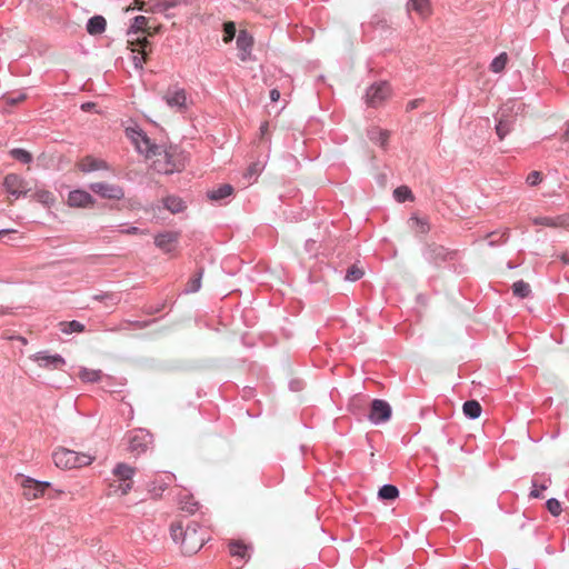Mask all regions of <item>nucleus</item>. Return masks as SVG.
I'll return each mask as SVG.
<instances>
[{
    "label": "nucleus",
    "instance_id": "obj_1",
    "mask_svg": "<svg viewBox=\"0 0 569 569\" xmlns=\"http://www.w3.org/2000/svg\"><path fill=\"white\" fill-rule=\"evenodd\" d=\"M153 161V168L162 174L180 172L188 162L187 153L179 146L161 147V154Z\"/></svg>",
    "mask_w": 569,
    "mask_h": 569
},
{
    "label": "nucleus",
    "instance_id": "obj_2",
    "mask_svg": "<svg viewBox=\"0 0 569 569\" xmlns=\"http://www.w3.org/2000/svg\"><path fill=\"white\" fill-rule=\"evenodd\" d=\"M126 136L133 143L137 152L143 154L146 158L161 154V146L153 143L139 126L128 127L126 129Z\"/></svg>",
    "mask_w": 569,
    "mask_h": 569
},
{
    "label": "nucleus",
    "instance_id": "obj_3",
    "mask_svg": "<svg viewBox=\"0 0 569 569\" xmlns=\"http://www.w3.org/2000/svg\"><path fill=\"white\" fill-rule=\"evenodd\" d=\"M54 465L61 469H72L88 466L93 458L83 452H77L67 448H58L52 453Z\"/></svg>",
    "mask_w": 569,
    "mask_h": 569
},
{
    "label": "nucleus",
    "instance_id": "obj_4",
    "mask_svg": "<svg viewBox=\"0 0 569 569\" xmlns=\"http://www.w3.org/2000/svg\"><path fill=\"white\" fill-rule=\"evenodd\" d=\"M204 541L206 536L201 531V527L197 522H190L181 538V550L184 553L193 555L203 547Z\"/></svg>",
    "mask_w": 569,
    "mask_h": 569
},
{
    "label": "nucleus",
    "instance_id": "obj_5",
    "mask_svg": "<svg viewBox=\"0 0 569 569\" xmlns=\"http://www.w3.org/2000/svg\"><path fill=\"white\" fill-rule=\"evenodd\" d=\"M112 473L117 477V480L110 485V488L122 496L127 495L132 488V478L136 469L128 463L119 462L114 466Z\"/></svg>",
    "mask_w": 569,
    "mask_h": 569
},
{
    "label": "nucleus",
    "instance_id": "obj_6",
    "mask_svg": "<svg viewBox=\"0 0 569 569\" xmlns=\"http://www.w3.org/2000/svg\"><path fill=\"white\" fill-rule=\"evenodd\" d=\"M129 451L139 457L153 447V436L146 429L139 428L129 433Z\"/></svg>",
    "mask_w": 569,
    "mask_h": 569
},
{
    "label": "nucleus",
    "instance_id": "obj_7",
    "mask_svg": "<svg viewBox=\"0 0 569 569\" xmlns=\"http://www.w3.org/2000/svg\"><path fill=\"white\" fill-rule=\"evenodd\" d=\"M163 100L168 107L176 109L178 112H186L189 108L187 91L178 84L167 90Z\"/></svg>",
    "mask_w": 569,
    "mask_h": 569
},
{
    "label": "nucleus",
    "instance_id": "obj_8",
    "mask_svg": "<svg viewBox=\"0 0 569 569\" xmlns=\"http://www.w3.org/2000/svg\"><path fill=\"white\" fill-rule=\"evenodd\" d=\"M391 94L390 86L387 82L371 84L366 91V102L369 107L381 106Z\"/></svg>",
    "mask_w": 569,
    "mask_h": 569
},
{
    "label": "nucleus",
    "instance_id": "obj_9",
    "mask_svg": "<svg viewBox=\"0 0 569 569\" xmlns=\"http://www.w3.org/2000/svg\"><path fill=\"white\" fill-rule=\"evenodd\" d=\"M392 409L389 402L382 399H373L368 419L372 425H381L391 418Z\"/></svg>",
    "mask_w": 569,
    "mask_h": 569
},
{
    "label": "nucleus",
    "instance_id": "obj_10",
    "mask_svg": "<svg viewBox=\"0 0 569 569\" xmlns=\"http://www.w3.org/2000/svg\"><path fill=\"white\" fill-rule=\"evenodd\" d=\"M3 188L16 199L24 197L30 191L28 182L19 174L10 173L4 177Z\"/></svg>",
    "mask_w": 569,
    "mask_h": 569
},
{
    "label": "nucleus",
    "instance_id": "obj_11",
    "mask_svg": "<svg viewBox=\"0 0 569 569\" xmlns=\"http://www.w3.org/2000/svg\"><path fill=\"white\" fill-rule=\"evenodd\" d=\"M49 481H39L28 476H22L21 487L23 489V497L27 500H33L41 497L44 490L50 487Z\"/></svg>",
    "mask_w": 569,
    "mask_h": 569
},
{
    "label": "nucleus",
    "instance_id": "obj_12",
    "mask_svg": "<svg viewBox=\"0 0 569 569\" xmlns=\"http://www.w3.org/2000/svg\"><path fill=\"white\" fill-rule=\"evenodd\" d=\"M89 189L103 199L121 200L124 197L122 187L108 182H93L89 184Z\"/></svg>",
    "mask_w": 569,
    "mask_h": 569
},
{
    "label": "nucleus",
    "instance_id": "obj_13",
    "mask_svg": "<svg viewBox=\"0 0 569 569\" xmlns=\"http://www.w3.org/2000/svg\"><path fill=\"white\" fill-rule=\"evenodd\" d=\"M455 252L449 251L440 244H430L423 252L425 259L435 266H439L445 261L452 260Z\"/></svg>",
    "mask_w": 569,
    "mask_h": 569
},
{
    "label": "nucleus",
    "instance_id": "obj_14",
    "mask_svg": "<svg viewBox=\"0 0 569 569\" xmlns=\"http://www.w3.org/2000/svg\"><path fill=\"white\" fill-rule=\"evenodd\" d=\"M33 361L38 363L39 367L56 370L60 369L66 365V360L60 355H50L48 351H39L32 356Z\"/></svg>",
    "mask_w": 569,
    "mask_h": 569
},
{
    "label": "nucleus",
    "instance_id": "obj_15",
    "mask_svg": "<svg viewBox=\"0 0 569 569\" xmlns=\"http://www.w3.org/2000/svg\"><path fill=\"white\" fill-rule=\"evenodd\" d=\"M67 202L72 208H88L92 207L96 200L89 192L77 189L69 192Z\"/></svg>",
    "mask_w": 569,
    "mask_h": 569
},
{
    "label": "nucleus",
    "instance_id": "obj_16",
    "mask_svg": "<svg viewBox=\"0 0 569 569\" xmlns=\"http://www.w3.org/2000/svg\"><path fill=\"white\" fill-rule=\"evenodd\" d=\"M179 237L180 233L177 231L161 232L154 237V244L163 252L169 253L174 250Z\"/></svg>",
    "mask_w": 569,
    "mask_h": 569
},
{
    "label": "nucleus",
    "instance_id": "obj_17",
    "mask_svg": "<svg viewBox=\"0 0 569 569\" xmlns=\"http://www.w3.org/2000/svg\"><path fill=\"white\" fill-rule=\"evenodd\" d=\"M252 47V37L247 31L241 30L237 38V49L239 51V59L242 62H246L251 59Z\"/></svg>",
    "mask_w": 569,
    "mask_h": 569
},
{
    "label": "nucleus",
    "instance_id": "obj_18",
    "mask_svg": "<svg viewBox=\"0 0 569 569\" xmlns=\"http://www.w3.org/2000/svg\"><path fill=\"white\" fill-rule=\"evenodd\" d=\"M533 223L550 228L567 227L569 226V216L537 217L533 219Z\"/></svg>",
    "mask_w": 569,
    "mask_h": 569
},
{
    "label": "nucleus",
    "instance_id": "obj_19",
    "mask_svg": "<svg viewBox=\"0 0 569 569\" xmlns=\"http://www.w3.org/2000/svg\"><path fill=\"white\" fill-rule=\"evenodd\" d=\"M108 166L106 161L101 159H97L94 157L88 156L83 158V160L80 163V170L84 173L98 171V170H104Z\"/></svg>",
    "mask_w": 569,
    "mask_h": 569
},
{
    "label": "nucleus",
    "instance_id": "obj_20",
    "mask_svg": "<svg viewBox=\"0 0 569 569\" xmlns=\"http://www.w3.org/2000/svg\"><path fill=\"white\" fill-rule=\"evenodd\" d=\"M408 224L410 229L417 234H427L430 231V224L427 218H421L417 214H412Z\"/></svg>",
    "mask_w": 569,
    "mask_h": 569
},
{
    "label": "nucleus",
    "instance_id": "obj_21",
    "mask_svg": "<svg viewBox=\"0 0 569 569\" xmlns=\"http://www.w3.org/2000/svg\"><path fill=\"white\" fill-rule=\"evenodd\" d=\"M86 28L91 36L101 34L106 31L107 21L102 16H93L88 20Z\"/></svg>",
    "mask_w": 569,
    "mask_h": 569
},
{
    "label": "nucleus",
    "instance_id": "obj_22",
    "mask_svg": "<svg viewBox=\"0 0 569 569\" xmlns=\"http://www.w3.org/2000/svg\"><path fill=\"white\" fill-rule=\"evenodd\" d=\"M389 137L390 132L388 130L378 127H373L368 130V138L370 139V141L379 144L382 148L387 146Z\"/></svg>",
    "mask_w": 569,
    "mask_h": 569
},
{
    "label": "nucleus",
    "instance_id": "obj_23",
    "mask_svg": "<svg viewBox=\"0 0 569 569\" xmlns=\"http://www.w3.org/2000/svg\"><path fill=\"white\" fill-rule=\"evenodd\" d=\"M233 192V187L229 183H224L219 186L218 188H214L212 190H209L207 192V197L212 201H220L227 197H230Z\"/></svg>",
    "mask_w": 569,
    "mask_h": 569
},
{
    "label": "nucleus",
    "instance_id": "obj_24",
    "mask_svg": "<svg viewBox=\"0 0 569 569\" xmlns=\"http://www.w3.org/2000/svg\"><path fill=\"white\" fill-rule=\"evenodd\" d=\"M163 206L171 213H179L186 209L184 201L180 197H177V196H168L167 198H164Z\"/></svg>",
    "mask_w": 569,
    "mask_h": 569
},
{
    "label": "nucleus",
    "instance_id": "obj_25",
    "mask_svg": "<svg viewBox=\"0 0 569 569\" xmlns=\"http://www.w3.org/2000/svg\"><path fill=\"white\" fill-rule=\"evenodd\" d=\"M407 8L409 11H416L422 17H427L430 14L429 0H409Z\"/></svg>",
    "mask_w": 569,
    "mask_h": 569
},
{
    "label": "nucleus",
    "instance_id": "obj_26",
    "mask_svg": "<svg viewBox=\"0 0 569 569\" xmlns=\"http://www.w3.org/2000/svg\"><path fill=\"white\" fill-rule=\"evenodd\" d=\"M462 410L465 416L471 420L478 419L482 411L481 406L477 400L466 401L463 403Z\"/></svg>",
    "mask_w": 569,
    "mask_h": 569
},
{
    "label": "nucleus",
    "instance_id": "obj_27",
    "mask_svg": "<svg viewBox=\"0 0 569 569\" xmlns=\"http://www.w3.org/2000/svg\"><path fill=\"white\" fill-rule=\"evenodd\" d=\"M513 121L510 118H503L501 116L496 124V133L500 140H503L505 137L512 130Z\"/></svg>",
    "mask_w": 569,
    "mask_h": 569
},
{
    "label": "nucleus",
    "instance_id": "obj_28",
    "mask_svg": "<svg viewBox=\"0 0 569 569\" xmlns=\"http://www.w3.org/2000/svg\"><path fill=\"white\" fill-rule=\"evenodd\" d=\"M79 378L83 382H98L102 378V371L100 369L81 368L79 371Z\"/></svg>",
    "mask_w": 569,
    "mask_h": 569
},
{
    "label": "nucleus",
    "instance_id": "obj_29",
    "mask_svg": "<svg viewBox=\"0 0 569 569\" xmlns=\"http://www.w3.org/2000/svg\"><path fill=\"white\" fill-rule=\"evenodd\" d=\"M9 154L11 158H13L14 160L23 163V164H29L32 162L33 160V157L32 154L26 150V149H22V148H13L9 151Z\"/></svg>",
    "mask_w": 569,
    "mask_h": 569
},
{
    "label": "nucleus",
    "instance_id": "obj_30",
    "mask_svg": "<svg viewBox=\"0 0 569 569\" xmlns=\"http://www.w3.org/2000/svg\"><path fill=\"white\" fill-rule=\"evenodd\" d=\"M203 276V270L200 269L186 284L183 290L184 293H194L198 292L201 288V280Z\"/></svg>",
    "mask_w": 569,
    "mask_h": 569
},
{
    "label": "nucleus",
    "instance_id": "obj_31",
    "mask_svg": "<svg viewBox=\"0 0 569 569\" xmlns=\"http://www.w3.org/2000/svg\"><path fill=\"white\" fill-rule=\"evenodd\" d=\"M59 327H60V330L62 333L64 335H70V333H74V332H82L84 330V326L77 321V320H72V321H61L59 323Z\"/></svg>",
    "mask_w": 569,
    "mask_h": 569
},
{
    "label": "nucleus",
    "instance_id": "obj_32",
    "mask_svg": "<svg viewBox=\"0 0 569 569\" xmlns=\"http://www.w3.org/2000/svg\"><path fill=\"white\" fill-rule=\"evenodd\" d=\"M512 292L520 299L528 298L531 293L529 283L523 280H518L512 284Z\"/></svg>",
    "mask_w": 569,
    "mask_h": 569
},
{
    "label": "nucleus",
    "instance_id": "obj_33",
    "mask_svg": "<svg viewBox=\"0 0 569 569\" xmlns=\"http://www.w3.org/2000/svg\"><path fill=\"white\" fill-rule=\"evenodd\" d=\"M399 496V490L396 486L386 483L383 485L379 491L378 497L383 500H393Z\"/></svg>",
    "mask_w": 569,
    "mask_h": 569
},
{
    "label": "nucleus",
    "instance_id": "obj_34",
    "mask_svg": "<svg viewBox=\"0 0 569 569\" xmlns=\"http://www.w3.org/2000/svg\"><path fill=\"white\" fill-rule=\"evenodd\" d=\"M393 197L398 202L413 201L415 199L412 191L407 186L397 187L393 190Z\"/></svg>",
    "mask_w": 569,
    "mask_h": 569
},
{
    "label": "nucleus",
    "instance_id": "obj_35",
    "mask_svg": "<svg viewBox=\"0 0 569 569\" xmlns=\"http://www.w3.org/2000/svg\"><path fill=\"white\" fill-rule=\"evenodd\" d=\"M229 551L232 557H239L241 559L248 557V547L240 541L230 542Z\"/></svg>",
    "mask_w": 569,
    "mask_h": 569
},
{
    "label": "nucleus",
    "instance_id": "obj_36",
    "mask_svg": "<svg viewBox=\"0 0 569 569\" xmlns=\"http://www.w3.org/2000/svg\"><path fill=\"white\" fill-rule=\"evenodd\" d=\"M508 62V56L506 52L498 54L490 63V70L495 73L501 72Z\"/></svg>",
    "mask_w": 569,
    "mask_h": 569
},
{
    "label": "nucleus",
    "instance_id": "obj_37",
    "mask_svg": "<svg viewBox=\"0 0 569 569\" xmlns=\"http://www.w3.org/2000/svg\"><path fill=\"white\" fill-rule=\"evenodd\" d=\"M179 4L178 0H159L153 3L152 10L153 12L164 13L169 9H172Z\"/></svg>",
    "mask_w": 569,
    "mask_h": 569
},
{
    "label": "nucleus",
    "instance_id": "obj_38",
    "mask_svg": "<svg viewBox=\"0 0 569 569\" xmlns=\"http://www.w3.org/2000/svg\"><path fill=\"white\" fill-rule=\"evenodd\" d=\"M33 198L46 204V206H51L54 203V196L52 192L48 191V190H44V189H41V190H37L34 193H33Z\"/></svg>",
    "mask_w": 569,
    "mask_h": 569
},
{
    "label": "nucleus",
    "instance_id": "obj_39",
    "mask_svg": "<svg viewBox=\"0 0 569 569\" xmlns=\"http://www.w3.org/2000/svg\"><path fill=\"white\" fill-rule=\"evenodd\" d=\"M93 300L104 302L107 306H116L119 303V298L116 293L112 292H103L99 295L92 296Z\"/></svg>",
    "mask_w": 569,
    "mask_h": 569
},
{
    "label": "nucleus",
    "instance_id": "obj_40",
    "mask_svg": "<svg viewBox=\"0 0 569 569\" xmlns=\"http://www.w3.org/2000/svg\"><path fill=\"white\" fill-rule=\"evenodd\" d=\"M147 18L144 16H137L133 18L132 23L129 28L128 33H138L144 30V27L147 26Z\"/></svg>",
    "mask_w": 569,
    "mask_h": 569
},
{
    "label": "nucleus",
    "instance_id": "obj_41",
    "mask_svg": "<svg viewBox=\"0 0 569 569\" xmlns=\"http://www.w3.org/2000/svg\"><path fill=\"white\" fill-rule=\"evenodd\" d=\"M363 277L362 269L358 268L356 264L349 267L346 272L345 279L350 282H355Z\"/></svg>",
    "mask_w": 569,
    "mask_h": 569
},
{
    "label": "nucleus",
    "instance_id": "obj_42",
    "mask_svg": "<svg viewBox=\"0 0 569 569\" xmlns=\"http://www.w3.org/2000/svg\"><path fill=\"white\" fill-rule=\"evenodd\" d=\"M550 483H551L550 478L546 479L541 485H538L537 480L533 479L532 480V490L530 491V497L540 498L541 497L540 491L546 490Z\"/></svg>",
    "mask_w": 569,
    "mask_h": 569
},
{
    "label": "nucleus",
    "instance_id": "obj_43",
    "mask_svg": "<svg viewBox=\"0 0 569 569\" xmlns=\"http://www.w3.org/2000/svg\"><path fill=\"white\" fill-rule=\"evenodd\" d=\"M546 507L553 517H558L562 511L561 503L556 498L548 499L546 502Z\"/></svg>",
    "mask_w": 569,
    "mask_h": 569
},
{
    "label": "nucleus",
    "instance_id": "obj_44",
    "mask_svg": "<svg viewBox=\"0 0 569 569\" xmlns=\"http://www.w3.org/2000/svg\"><path fill=\"white\" fill-rule=\"evenodd\" d=\"M184 529L180 523H172L170 526V536L172 540L181 545V538L183 537Z\"/></svg>",
    "mask_w": 569,
    "mask_h": 569
},
{
    "label": "nucleus",
    "instance_id": "obj_45",
    "mask_svg": "<svg viewBox=\"0 0 569 569\" xmlns=\"http://www.w3.org/2000/svg\"><path fill=\"white\" fill-rule=\"evenodd\" d=\"M263 170V164L261 162H254L249 166L247 172L244 173L246 178L257 177Z\"/></svg>",
    "mask_w": 569,
    "mask_h": 569
},
{
    "label": "nucleus",
    "instance_id": "obj_46",
    "mask_svg": "<svg viewBox=\"0 0 569 569\" xmlns=\"http://www.w3.org/2000/svg\"><path fill=\"white\" fill-rule=\"evenodd\" d=\"M541 181L542 174L540 171H531L526 179V182L531 187L538 186Z\"/></svg>",
    "mask_w": 569,
    "mask_h": 569
},
{
    "label": "nucleus",
    "instance_id": "obj_47",
    "mask_svg": "<svg viewBox=\"0 0 569 569\" xmlns=\"http://www.w3.org/2000/svg\"><path fill=\"white\" fill-rule=\"evenodd\" d=\"M236 36V26L233 22H228L224 24V41H231Z\"/></svg>",
    "mask_w": 569,
    "mask_h": 569
},
{
    "label": "nucleus",
    "instance_id": "obj_48",
    "mask_svg": "<svg viewBox=\"0 0 569 569\" xmlns=\"http://www.w3.org/2000/svg\"><path fill=\"white\" fill-rule=\"evenodd\" d=\"M167 486L164 483H161L159 486H156L154 483H152V486H150L149 488V493L151 495V497L153 499H158L159 497H161L162 492L166 490Z\"/></svg>",
    "mask_w": 569,
    "mask_h": 569
},
{
    "label": "nucleus",
    "instance_id": "obj_49",
    "mask_svg": "<svg viewBox=\"0 0 569 569\" xmlns=\"http://www.w3.org/2000/svg\"><path fill=\"white\" fill-rule=\"evenodd\" d=\"M26 98H27L26 93L20 92L18 94L13 96V97L6 98V101H7L8 104L13 106V104H17L19 102H22Z\"/></svg>",
    "mask_w": 569,
    "mask_h": 569
},
{
    "label": "nucleus",
    "instance_id": "obj_50",
    "mask_svg": "<svg viewBox=\"0 0 569 569\" xmlns=\"http://www.w3.org/2000/svg\"><path fill=\"white\" fill-rule=\"evenodd\" d=\"M132 61H133V66L137 69L141 70L143 68L144 57L133 56Z\"/></svg>",
    "mask_w": 569,
    "mask_h": 569
},
{
    "label": "nucleus",
    "instance_id": "obj_51",
    "mask_svg": "<svg viewBox=\"0 0 569 569\" xmlns=\"http://www.w3.org/2000/svg\"><path fill=\"white\" fill-rule=\"evenodd\" d=\"M421 101H422L421 99H413V100L409 101L407 103L406 110L411 111V110L418 108L419 104L421 103Z\"/></svg>",
    "mask_w": 569,
    "mask_h": 569
},
{
    "label": "nucleus",
    "instance_id": "obj_52",
    "mask_svg": "<svg viewBox=\"0 0 569 569\" xmlns=\"http://www.w3.org/2000/svg\"><path fill=\"white\" fill-rule=\"evenodd\" d=\"M122 233L127 234H137V233H143L139 228L137 227H129L127 229L121 230Z\"/></svg>",
    "mask_w": 569,
    "mask_h": 569
},
{
    "label": "nucleus",
    "instance_id": "obj_53",
    "mask_svg": "<svg viewBox=\"0 0 569 569\" xmlns=\"http://www.w3.org/2000/svg\"><path fill=\"white\" fill-rule=\"evenodd\" d=\"M280 99V91L278 89H271L270 90V100L272 102H277Z\"/></svg>",
    "mask_w": 569,
    "mask_h": 569
},
{
    "label": "nucleus",
    "instance_id": "obj_54",
    "mask_svg": "<svg viewBox=\"0 0 569 569\" xmlns=\"http://www.w3.org/2000/svg\"><path fill=\"white\" fill-rule=\"evenodd\" d=\"M137 41L139 42L140 47L144 50V48L149 44V41L146 37L143 38H137ZM143 54H146V52L143 51Z\"/></svg>",
    "mask_w": 569,
    "mask_h": 569
},
{
    "label": "nucleus",
    "instance_id": "obj_55",
    "mask_svg": "<svg viewBox=\"0 0 569 569\" xmlns=\"http://www.w3.org/2000/svg\"><path fill=\"white\" fill-rule=\"evenodd\" d=\"M268 129H269V123L267 121L262 122L259 128L260 134L264 136L267 133Z\"/></svg>",
    "mask_w": 569,
    "mask_h": 569
},
{
    "label": "nucleus",
    "instance_id": "obj_56",
    "mask_svg": "<svg viewBox=\"0 0 569 569\" xmlns=\"http://www.w3.org/2000/svg\"><path fill=\"white\" fill-rule=\"evenodd\" d=\"M197 503H191L190 506L182 507L183 510L188 511L189 513H193L197 510Z\"/></svg>",
    "mask_w": 569,
    "mask_h": 569
},
{
    "label": "nucleus",
    "instance_id": "obj_57",
    "mask_svg": "<svg viewBox=\"0 0 569 569\" xmlns=\"http://www.w3.org/2000/svg\"><path fill=\"white\" fill-rule=\"evenodd\" d=\"M92 107H94V103H93V102H86V103H82V104H81V109H82V110H89V109H91Z\"/></svg>",
    "mask_w": 569,
    "mask_h": 569
},
{
    "label": "nucleus",
    "instance_id": "obj_58",
    "mask_svg": "<svg viewBox=\"0 0 569 569\" xmlns=\"http://www.w3.org/2000/svg\"><path fill=\"white\" fill-rule=\"evenodd\" d=\"M13 231L14 230H12V229H0V236L9 233V232H13Z\"/></svg>",
    "mask_w": 569,
    "mask_h": 569
},
{
    "label": "nucleus",
    "instance_id": "obj_59",
    "mask_svg": "<svg viewBox=\"0 0 569 569\" xmlns=\"http://www.w3.org/2000/svg\"><path fill=\"white\" fill-rule=\"evenodd\" d=\"M561 260L563 261V263H569V258L566 254L561 256Z\"/></svg>",
    "mask_w": 569,
    "mask_h": 569
},
{
    "label": "nucleus",
    "instance_id": "obj_60",
    "mask_svg": "<svg viewBox=\"0 0 569 569\" xmlns=\"http://www.w3.org/2000/svg\"><path fill=\"white\" fill-rule=\"evenodd\" d=\"M19 339L21 340V343H26L27 342L26 338H23V337H20Z\"/></svg>",
    "mask_w": 569,
    "mask_h": 569
}]
</instances>
